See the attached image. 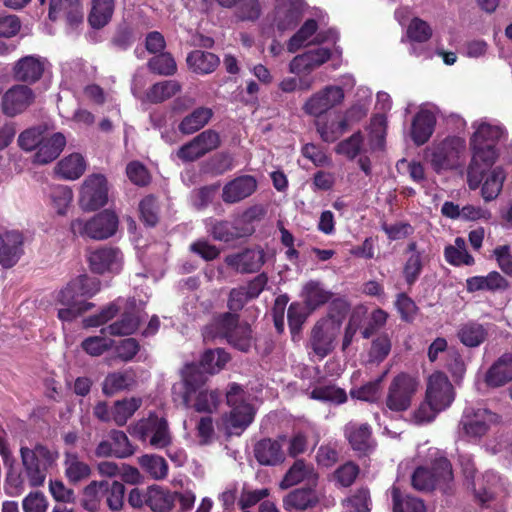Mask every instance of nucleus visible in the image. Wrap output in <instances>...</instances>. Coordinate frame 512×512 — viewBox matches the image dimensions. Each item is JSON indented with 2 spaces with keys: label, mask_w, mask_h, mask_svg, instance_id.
<instances>
[{
  "label": "nucleus",
  "mask_w": 512,
  "mask_h": 512,
  "mask_svg": "<svg viewBox=\"0 0 512 512\" xmlns=\"http://www.w3.org/2000/svg\"><path fill=\"white\" fill-rule=\"evenodd\" d=\"M0 455L8 468L5 490L10 496H19L25 490V479L30 487L43 486L48 470L56 465L59 458L57 450L37 444L33 449L21 447L20 455L24 468V476L14 469L15 459L5 440V431L0 429Z\"/></svg>",
  "instance_id": "1"
},
{
  "label": "nucleus",
  "mask_w": 512,
  "mask_h": 512,
  "mask_svg": "<svg viewBox=\"0 0 512 512\" xmlns=\"http://www.w3.org/2000/svg\"><path fill=\"white\" fill-rule=\"evenodd\" d=\"M472 128V157L467 168V183L471 190H476L481 182L483 168H490L498 159L496 144L506 136V131L499 122L487 118L474 121Z\"/></svg>",
  "instance_id": "2"
},
{
  "label": "nucleus",
  "mask_w": 512,
  "mask_h": 512,
  "mask_svg": "<svg viewBox=\"0 0 512 512\" xmlns=\"http://www.w3.org/2000/svg\"><path fill=\"white\" fill-rule=\"evenodd\" d=\"M100 289V280L86 274L72 279L56 295V304L61 305L58 308V318L61 321H73L91 310L94 305L86 299L96 295Z\"/></svg>",
  "instance_id": "3"
},
{
  "label": "nucleus",
  "mask_w": 512,
  "mask_h": 512,
  "mask_svg": "<svg viewBox=\"0 0 512 512\" xmlns=\"http://www.w3.org/2000/svg\"><path fill=\"white\" fill-rule=\"evenodd\" d=\"M120 311H122L120 318L102 329L101 333L107 332L112 336H125L134 333L140 323V317L136 310L135 302L122 299L111 303L98 315L85 318L83 320V326L86 328L100 326L114 318Z\"/></svg>",
  "instance_id": "4"
},
{
  "label": "nucleus",
  "mask_w": 512,
  "mask_h": 512,
  "mask_svg": "<svg viewBox=\"0 0 512 512\" xmlns=\"http://www.w3.org/2000/svg\"><path fill=\"white\" fill-rule=\"evenodd\" d=\"M184 393L183 402L186 407L199 413H212L220 403V393L216 389H206V376L199 372L194 364L186 365L182 372Z\"/></svg>",
  "instance_id": "5"
},
{
  "label": "nucleus",
  "mask_w": 512,
  "mask_h": 512,
  "mask_svg": "<svg viewBox=\"0 0 512 512\" xmlns=\"http://www.w3.org/2000/svg\"><path fill=\"white\" fill-rule=\"evenodd\" d=\"M18 144L25 151H35L34 164L45 165L60 155L66 145V137L60 132L48 135L39 128H32L19 135Z\"/></svg>",
  "instance_id": "6"
},
{
  "label": "nucleus",
  "mask_w": 512,
  "mask_h": 512,
  "mask_svg": "<svg viewBox=\"0 0 512 512\" xmlns=\"http://www.w3.org/2000/svg\"><path fill=\"white\" fill-rule=\"evenodd\" d=\"M204 339L225 338L240 351H248L253 343L251 328L248 324H239L238 315L226 312L216 317L203 330Z\"/></svg>",
  "instance_id": "7"
},
{
  "label": "nucleus",
  "mask_w": 512,
  "mask_h": 512,
  "mask_svg": "<svg viewBox=\"0 0 512 512\" xmlns=\"http://www.w3.org/2000/svg\"><path fill=\"white\" fill-rule=\"evenodd\" d=\"M466 153V141L463 137L448 136L434 142L426 150V158L435 172L458 169L462 166Z\"/></svg>",
  "instance_id": "8"
},
{
  "label": "nucleus",
  "mask_w": 512,
  "mask_h": 512,
  "mask_svg": "<svg viewBox=\"0 0 512 512\" xmlns=\"http://www.w3.org/2000/svg\"><path fill=\"white\" fill-rule=\"evenodd\" d=\"M226 398L231 411L224 418L225 430L229 435H240L252 423L254 408L249 402V395L235 383L230 385Z\"/></svg>",
  "instance_id": "9"
},
{
  "label": "nucleus",
  "mask_w": 512,
  "mask_h": 512,
  "mask_svg": "<svg viewBox=\"0 0 512 512\" xmlns=\"http://www.w3.org/2000/svg\"><path fill=\"white\" fill-rule=\"evenodd\" d=\"M342 322L339 318L329 316L319 320L311 330L307 344L309 355L318 360L324 359L335 348L340 335Z\"/></svg>",
  "instance_id": "10"
},
{
  "label": "nucleus",
  "mask_w": 512,
  "mask_h": 512,
  "mask_svg": "<svg viewBox=\"0 0 512 512\" xmlns=\"http://www.w3.org/2000/svg\"><path fill=\"white\" fill-rule=\"evenodd\" d=\"M419 386V380L414 376L406 373L395 376L387 391L385 409L397 413L408 410Z\"/></svg>",
  "instance_id": "11"
},
{
  "label": "nucleus",
  "mask_w": 512,
  "mask_h": 512,
  "mask_svg": "<svg viewBox=\"0 0 512 512\" xmlns=\"http://www.w3.org/2000/svg\"><path fill=\"white\" fill-rule=\"evenodd\" d=\"M117 226V216L113 212L104 211L87 221L84 219L73 220L70 224V229L74 235L103 240L113 236Z\"/></svg>",
  "instance_id": "12"
},
{
  "label": "nucleus",
  "mask_w": 512,
  "mask_h": 512,
  "mask_svg": "<svg viewBox=\"0 0 512 512\" xmlns=\"http://www.w3.org/2000/svg\"><path fill=\"white\" fill-rule=\"evenodd\" d=\"M453 479L450 462L446 458L435 460L431 469L417 468L412 475V485L420 491L432 490L436 487L444 488Z\"/></svg>",
  "instance_id": "13"
},
{
  "label": "nucleus",
  "mask_w": 512,
  "mask_h": 512,
  "mask_svg": "<svg viewBox=\"0 0 512 512\" xmlns=\"http://www.w3.org/2000/svg\"><path fill=\"white\" fill-rule=\"evenodd\" d=\"M345 93L338 85H327L313 93L303 104V111L316 118L321 117L344 102Z\"/></svg>",
  "instance_id": "14"
},
{
  "label": "nucleus",
  "mask_w": 512,
  "mask_h": 512,
  "mask_svg": "<svg viewBox=\"0 0 512 512\" xmlns=\"http://www.w3.org/2000/svg\"><path fill=\"white\" fill-rule=\"evenodd\" d=\"M304 8V0H273V10L268 20L278 31L291 30L299 23Z\"/></svg>",
  "instance_id": "15"
},
{
  "label": "nucleus",
  "mask_w": 512,
  "mask_h": 512,
  "mask_svg": "<svg viewBox=\"0 0 512 512\" xmlns=\"http://www.w3.org/2000/svg\"><path fill=\"white\" fill-rule=\"evenodd\" d=\"M497 416L486 408H466L459 424L462 437L477 439L488 431Z\"/></svg>",
  "instance_id": "16"
},
{
  "label": "nucleus",
  "mask_w": 512,
  "mask_h": 512,
  "mask_svg": "<svg viewBox=\"0 0 512 512\" xmlns=\"http://www.w3.org/2000/svg\"><path fill=\"white\" fill-rule=\"evenodd\" d=\"M426 400L441 411L451 406L455 399L452 383L443 372H434L427 380Z\"/></svg>",
  "instance_id": "17"
},
{
  "label": "nucleus",
  "mask_w": 512,
  "mask_h": 512,
  "mask_svg": "<svg viewBox=\"0 0 512 512\" xmlns=\"http://www.w3.org/2000/svg\"><path fill=\"white\" fill-rule=\"evenodd\" d=\"M220 143L219 134L214 130L208 129L181 146L177 151V156L184 162H193L217 149Z\"/></svg>",
  "instance_id": "18"
},
{
  "label": "nucleus",
  "mask_w": 512,
  "mask_h": 512,
  "mask_svg": "<svg viewBox=\"0 0 512 512\" xmlns=\"http://www.w3.org/2000/svg\"><path fill=\"white\" fill-rule=\"evenodd\" d=\"M369 110L367 103L355 102L345 113V119L336 122H318L317 131L325 142H334L347 129L348 122H357L364 118Z\"/></svg>",
  "instance_id": "19"
},
{
  "label": "nucleus",
  "mask_w": 512,
  "mask_h": 512,
  "mask_svg": "<svg viewBox=\"0 0 512 512\" xmlns=\"http://www.w3.org/2000/svg\"><path fill=\"white\" fill-rule=\"evenodd\" d=\"M108 200L107 183L104 176L94 174L82 184L79 203L84 210L92 211L104 206Z\"/></svg>",
  "instance_id": "20"
},
{
  "label": "nucleus",
  "mask_w": 512,
  "mask_h": 512,
  "mask_svg": "<svg viewBox=\"0 0 512 512\" xmlns=\"http://www.w3.org/2000/svg\"><path fill=\"white\" fill-rule=\"evenodd\" d=\"M88 262L94 273H119L123 266V255L117 248L101 247L90 251Z\"/></svg>",
  "instance_id": "21"
},
{
  "label": "nucleus",
  "mask_w": 512,
  "mask_h": 512,
  "mask_svg": "<svg viewBox=\"0 0 512 512\" xmlns=\"http://www.w3.org/2000/svg\"><path fill=\"white\" fill-rule=\"evenodd\" d=\"M317 29L318 24L315 19L306 20L300 29L289 40L288 50L290 52H295L302 46L313 43H323L330 39L335 40L337 38V33L334 30L330 29L327 32L320 31L316 33Z\"/></svg>",
  "instance_id": "22"
},
{
  "label": "nucleus",
  "mask_w": 512,
  "mask_h": 512,
  "mask_svg": "<svg viewBox=\"0 0 512 512\" xmlns=\"http://www.w3.org/2000/svg\"><path fill=\"white\" fill-rule=\"evenodd\" d=\"M35 99L33 90L22 84H17L8 89L2 97V111L5 115L14 117L25 111Z\"/></svg>",
  "instance_id": "23"
},
{
  "label": "nucleus",
  "mask_w": 512,
  "mask_h": 512,
  "mask_svg": "<svg viewBox=\"0 0 512 512\" xmlns=\"http://www.w3.org/2000/svg\"><path fill=\"white\" fill-rule=\"evenodd\" d=\"M331 57L330 49L320 47L295 56L289 63V72L305 76L326 63Z\"/></svg>",
  "instance_id": "24"
},
{
  "label": "nucleus",
  "mask_w": 512,
  "mask_h": 512,
  "mask_svg": "<svg viewBox=\"0 0 512 512\" xmlns=\"http://www.w3.org/2000/svg\"><path fill=\"white\" fill-rule=\"evenodd\" d=\"M24 237L16 230L0 234V265L4 268L13 267L24 253Z\"/></svg>",
  "instance_id": "25"
},
{
  "label": "nucleus",
  "mask_w": 512,
  "mask_h": 512,
  "mask_svg": "<svg viewBox=\"0 0 512 512\" xmlns=\"http://www.w3.org/2000/svg\"><path fill=\"white\" fill-rule=\"evenodd\" d=\"M509 482L506 478L493 471H487L481 479L473 482V492L475 498L485 504L492 500L498 492L506 491Z\"/></svg>",
  "instance_id": "26"
},
{
  "label": "nucleus",
  "mask_w": 512,
  "mask_h": 512,
  "mask_svg": "<svg viewBox=\"0 0 512 512\" xmlns=\"http://www.w3.org/2000/svg\"><path fill=\"white\" fill-rule=\"evenodd\" d=\"M436 121V114L433 110L425 107L420 108L412 120L410 129V137L414 144L421 146L431 138Z\"/></svg>",
  "instance_id": "27"
},
{
  "label": "nucleus",
  "mask_w": 512,
  "mask_h": 512,
  "mask_svg": "<svg viewBox=\"0 0 512 512\" xmlns=\"http://www.w3.org/2000/svg\"><path fill=\"white\" fill-rule=\"evenodd\" d=\"M264 257L265 253L262 249H246L226 256L225 263L237 272L252 273L262 267L265 262Z\"/></svg>",
  "instance_id": "28"
},
{
  "label": "nucleus",
  "mask_w": 512,
  "mask_h": 512,
  "mask_svg": "<svg viewBox=\"0 0 512 512\" xmlns=\"http://www.w3.org/2000/svg\"><path fill=\"white\" fill-rule=\"evenodd\" d=\"M507 174L503 167L496 166L483 168L481 182V196L486 202L495 200L502 191ZM478 186L477 188H479Z\"/></svg>",
  "instance_id": "29"
},
{
  "label": "nucleus",
  "mask_w": 512,
  "mask_h": 512,
  "mask_svg": "<svg viewBox=\"0 0 512 512\" xmlns=\"http://www.w3.org/2000/svg\"><path fill=\"white\" fill-rule=\"evenodd\" d=\"M344 434L353 450L366 454L374 449L375 444L368 424L349 422L345 425Z\"/></svg>",
  "instance_id": "30"
},
{
  "label": "nucleus",
  "mask_w": 512,
  "mask_h": 512,
  "mask_svg": "<svg viewBox=\"0 0 512 512\" xmlns=\"http://www.w3.org/2000/svg\"><path fill=\"white\" fill-rule=\"evenodd\" d=\"M485 383L498 388L512 381V353L506 352L498 357L487 370Z\"/></svg>",
  "instance_id": "31"
},
{
  "label": "nucleus",
  "mask_w": 512,
  "mask_h": 512,
  "mask_svg": "<svg viewBox=\"0 0 512 512\" xmlns=\"http://www.w3.org/2000/svg\"><path fill=\"white\" fill-rule=\"evenodd\" d=\"M317 479L318 474L311 463H307L304 460H296L285 473L280 482V488L288 489L301 482H306L309 485H315Z\"/></svg>",
  "instance_id": "32"
},
{
  "label": "nucleus",
  "mask_w": 512,
  "mask_h": 512,
  "mask_svg": "<svg viewBox=\"0 0 512 512\" xmlns=\"http://www.w3.org/2000/svg\"><path fill=\"white\" fill-rule=\"evenodd\" d=\"M256 188L257 182L252 176H240L223 187L222 199L225 203H237L249 197Z\"/></svg>",
  "instance_id": "33"
},
{
  "label": "nucleus",
  "mask_w": 512,
  "mask_h": 512,
  "mask_svg": "<svg viewBox=\"0 0 512 512\" xmlns=\"http://www.w3.org/2000/svg\"><path fill=\"white\" fill-rule=\"evenodd\" d=\"M44 68L43 58L35 55L25 56L16 62L13 69L14 77L18 81L34 83L41 78Z\"/></svg>",
  "instance_id": "34"
},
{
  "label": "nucleus",
  "mask_w": 512,
  "mask_h": 512,
  "mask_svg": "<svg viewBox=\"0 0 512 512\" xmlns=\"http://www.w3.org/2000/svg\"><path fill=\"white\" fill-rule=\"evenodd\" d=\"M63 466L66 479L74 485L89 479L92 474L90 465L74 451L64 453Z\"/></svg>",
  "instance_id": "35"
},
{
  "label": "nucleus",
  "mask_w": 512,
  "mask_h": 512,
  "mask_svg": "<svg viewBox=\"0 0 512 512\" xmlns=\"http://www.w3.org/2000/svg\"><path fill=\"white\" fill-rule=\"evenodd\" d=\"M407 259L403 268V276L407 284L412 285L419 278L426 256L423 251L418 250L417 243L412 241L406 249Z\"/></svg>",
  "instance_id": "36"
},
{
  "label": "nucleus",
  "mask_w": 512,
  "mask_h": 512,
  "mask_svg": "<svg viewBox=\"0 0 512 512\" xmlns=\"http://www.w3.org/2000/svg\"><path fill=\"white\" fill-rule=\"evenodd\" d=\"M508 281L497 271H492L486 276H473L466 280V290L470 293L487 290H506Z\"/></svg>",
  "instance_id": "37"
},
{
  "label": "nucleus",
  "mask_w": 512,
  "mask_h": 512,
  "mask_svg": "<svg viewBox=\"0 0 512 512\" xmlns=\"http://www.w3.org/2000/svg\"><path fill=\"white\" fill-rule=\"evenodd\" d=\"M255 457L262 465H277L285 459L282 444L271 439H264L256 444Z\"/></svg>",
  "instance_id": "38"
},
{
  "label": "nucleus",
  "mask_w": 512,
  "mask_h": 512,
  "mask_svg": "<svg viewBox=\"0 0 512 512\" xmlns=\"http://www.w3.org/2000/svg\"><path fill=\"white\" fill-rule=\"evenodd\" d=\"M177 501V492L157 485L148 487V507L153 512H172Z\"/></svg>",
  "instance_id": "39"
},
{
  "label": "nucleus",
  "mask_w": 512,
  "mask_h": 512,
  "mask_svg": "<svg viewBox=\"0 0 512 512\" xmlns=\"http://www.w3.org/2000/svg\"><path fill=\"white\" fill-rule=\"evenodd\" d=\"M115 0H91L88 22L94 29L105 27L112 19Z\"/></svg>",
  "instance_id": "40"
},
{
  "label": "nucleus",
  "mask_w": 512,
  "mask_h": 512,
  "mask_svg": "<svg viewBox=\"0 0 512 512\" xmlns=\"http://www.w3.org/2000/svg\"><path fill=\"white\" fill-rule=\"evenodd\" d=\"M86 169V162L81 154L73 153L60 160L56 167L55 173L65 180L78 179Z\"/></svg>",
  "instance_id": "41"
},
{
  "label": "nucleus",
  "mask_w": 512,
  "mask_h": 512,
  "mask_svg": "<svg viewBox=\"0 0 512 512\" xmlns=\"http://www.w3.org/2000/svg\"><path fill=\"white\" fill-rule=\"evenodd\" d=\"M318 500V495L313 489H296L283 499V505L288 511L305 510L315 506Z\"/></svg>",
  "instance_id": "42"
},
{
  "label": "nucleus",
  "mask_w": 512,
  "mask_h": 512,
  "mask_svg": "<svg viewBox=\"0 0 512 512\" xmlns=\"http://www.w3.org/2000/svg\"><path fill=\"white\" fill-rule=\"evenodd\" d=\"M187 64L198 74H209L219 65V58L211 52L194 50L187 56Z\"/></svg>",
  "instance_id": "43"
},
{
  "label": "nucleus",
  "mask_w": 512,
  "mask_h": 512,
  "mask_svg": "<svg viewBox=\"0 0 512 512\" xmlns=\"http://www.w3.org/2000/svg\"><path fill=\"white\" fill-rule=\"evenodd\" d=\"M301 296L309 310L325 304L332 296L331 292L325 290L319 281L310 280L301 292Z\"/></svg>",
  "instance_id": "44"
},
{
  "label": "nucleus",
  "mask_w": 512,
  "mask_h": 512,
  "mask_svg": "<svg viewBox=\"0 0 512 512\" xmlns=\"http://www.w3.org/2000/svg\"><path fill=\"white\" fill-rule=\"evenodd\" d=\"M444 257L453 266H471L475 263V259L468 253L466 241L462 237H457L454 244L445 247Z\"/></svg>",
  "instance_id": "45"
},
{
  "label": "nucleus",
  "mask_w": 512,
  "mask_h": 512,
  "mask_svg": "<svg viewBox=\"0 0 512 512\" xmlns=\"http://www.w3.org/2000/svg\"><path fill=\"white\" fill-rule=\"evenodd\" d=\"M213 112L210 108L199 107L183 118L178 128L185 135L193 134L203 128L211 119Z\"/></svg>",
  "instance_id": "46"
},
{
  "label": "nucleus",
  "mask_w": 512,
  "mask_h": 512,
  "mask_svg": "<svg viewBox=\"0 0 512 512\" xmlns=\"http://www.w3.org/2000/svg\"><path fill=\"white\" fill-rule=\"evenodd\" d=\"M107 486V481H91L82 491L81 506L89 512H96L104 496V488Z\"/></svg>",
  "instance_id": "47"
},
{
  "label": "nucleus",
  "mask_w": 512,
  "mask_h": 512,
  "mask_svg": "<svg viewBox=\"0 0 512 512\" xmlns=\"http://www.w3.org/2000/svg\"><path fill=\"white\" fill-rule=\"evenodd\" d=\"M371 150L382 149L385 144L387 117L384 113L375 114L367 128Z\"/></svg>",
  "instance_id": "48"
},
{
  "label": "nucleus",
  "mask_w": 512,
  "mask_h": 512,
  "mask_svg": "<svg viewBox=\"0 0 512 512\" xmlns=\"http://www.w3.org/2000/svg\"><path fill=\"white\" fill-rule=\"evenodd\" d=\"M486 328L477 322L463 324L458 331V338L467 347H478L487 337Z\"/></svg>",
  "instance_id": "49"
},
{
  "label": "nucleus",
  "mask_w": 512,
  "mask_h": 512,
  "mask_svg": "<svg viewBox=\"0 0 512 512\" xmlns=\"http://www.w3.org/2000/svg\"><path fill=\"white\" fill-rule=\"evenodd\" d=\"M48 197L50 206L58 215L64 216L67 214L73 200V192L68 186H52L49 190Z\"/></svg>",
  "instance_id": "50"
},
{
  "label": "nucleus",
  "mask_w": 512,
  "mask_h": 512,
  "mask_svg": "<svg viewBox=\"0 0 512 512\" xmlns=\"http://www.w3.org/2000/svg\"><path fill=\"white\" fill-rule=\"evenodd\" d=\"M141 398H126L116 401L112 407V418L116 425L124 426L133 414L140 408Z\"/></svg>",
  "instance_id": "51"
},
{
  "label": "nucleus",
  "mask_w": 512,
  "mask_h": 512,
  "mask_svg": "<svg viewBox=\"0 0 512 512\" xmlns=\"http://www.w3.org/2000/svg\"><path fill=\"white\" fill-rule=\"evenodd\" d=\"M229 354L224 349H215L206 351L200 361L198 371L203 370L208 374L219 372L229 361Z\"/></svg>",
  "instance_id": "52"
},
{
  "label": "nucleus",
  "mask_w": 512,
  "mask_h": 512,
  "mask_svg": "<svg viewBox=\"0 0 512 512\" xmlns=\"http://www.w3.org/2000/svg\"><path fill=\"white\" fill-rule=\"evenodd\" d=\"M138 463L155 480H162L168 474V464L159 455H143L138 458Z\"/></svg>",
  "instance_id": "53"
},
{
  "label": "nucleus",
  "mask_w": 512,
  "mask_h": 512,
  "mask_svg": "<svg viewBox=\"0 0 512 512\" xmlns=\"http://www.w3.org/2000/svg\"><path fill=\"white\" fill-rule=\"evenodd\" d=\"M134 382L133 375L130 372L110 373L103 382V393L113 395L118 391L130 388Z\"/></svg>",
  "instance_id": "54"
},
{
  "label": "nucleus",
  "mask_w": 512,
  "mask_h": 512,
  "mask_svg": "<svg viewBox=\"0 0 512 512\" xmlns=\"http://www.w3.org/2000/svg\"><path fill=\"white\" fill-rule=\"evenodd\" d=\"M393 509L394 512H425L424 502L413 496H401L398 488H392Z\"/></svg>",
  "instance_id": "55"
},
{
  "label": "nucleus",
  "mask_w": 512,
  "mask_h": 512,
  "mask_svg": "<svg viewBox=\"0 0 512 512\" xmlns=\"http://www.w3.org/2000/svg\"><path fill=\"white\" fill-rule=\"evenodd\" d=\"M181 89V85L175 80H166L154 84L147 92V99L153 103L163 102L174 96Z\"/></svg>",
  "instance_id": "56"
},
{
  "label": "nucleus",
  "mask_w": 512,
  "mask_h": 512,
  "mask_svg": "<svg viewBox=\"0 0 512 512\" xmlns=\"http://www.w3.org/2000/svg\"><path fill=\"white\" fill-rule=\"evenodd\" d=\"M208 232L215 240L230 242L241 236L240 230L228 221H210L207 223Z\"/></svg>",
  "instance_id": "57"
},
{
  "label": "nucleus",
  "mask_w": 512,
  "mask_h": 512,
  "mask_svg": "<svg viewBox=\"0 0 512 512\" xmlns=\"http://www.w3.org/2000/svg\"><path fill=\"white\" fill-rule=\"evenodd\" d=\"M392 348L391 338L388 334L382 333L376 336L368 353L369 361L380 363L389 355Z\"/></svg>",
  "instance_id": "58"
},
{
  "label": "nucleus",
  "mask_w": 512,
  "mask_h": 512,
  "mask_svg": "<svg viewBox=\"0 0 512 512\" xmlns=\"http://www.w3.org/2000/svg\"><path fill=\"white\" fill-rule=\"evenodd\" d=\"M310 396L312 399L334 404H342L347 400L345 390L330 385L314 388Z\"/></svg>",
  "instance_id": "59"
},
{
  "label": "nucleus",
  "mask_w": 512,
  "mask_h": 512,
  "mask_svg": "<svg viewBox=\"0 0 512 512\" xmlns=\"http://www.w3.org/2000/svg\"><path fill=\"white\" fill-rule=\"evenodd\" d=\"M163 418L151 414L148 418L140 420L131 429L130 433L139 438L142 441L151 439L154 431L157 430L158 426L162 422Z\"/></svg>",
  "instance_id": "60"
},
{
  "label": "nucleus",
  "mask_w": 512,
  "mask_h": 512,
  "mask_svg": "<svg viewBox=\"0 0 512 512\" xmlns=\"http://www.w3.org/2000/svg\"><path fill=\"white\" fill-rule=\"evenodd\" d=\"M442 412L426 399L410 414V422L415 425H424L435 420L436 416Z\"/></svg>",
  "instance_id": "61"
},
{
  "label": "nucleus",
  "mask_w": 512,
  "mask_h": 512,
  "mask_svg": "<svg viewBox=\"0 0 512 512\" xmlns=\"http://www.w3.org/2000/svg\"><path fill=\"white\" fill-rule=\"evenodd\" d=\"M125 487L118 481L108 483L107 488H104L106 495V504L113 512H118L122 509L124 504Z\"/></svg>",
  "instance_id": "62"
},
{
  "label": "nucleus",
  "mask_w": 512,
  "mask_h": 512,
  "mask_svg": "<svg viewBox=\"0 0 512 512\" xmlns=\"http://www.w3.org/2000/svg\"><path fill=\"white\" fill-rule=\"evenodd\" d=\"M363 135L361 132H356L349 138L341 141L336 146V152L344 155L349 159H354L362 150Z\"/></svg>",
  "instance_id": "63"
},
{
  "label": "nucleus",
  "mask_w": 512,
  "mask_h": 512,
  "mask_svg": "<svg viewBox=\"0 0 512 512\" xmlns=\"http://www.w3.org/2000/svg\"><path fill=\"white\" fill-rule=\"evenodd\" d=\"M113 341L102 335L91 336L84 339L81 343L82 349L90 356H100L111 348Z\"/></svg>",
  "instance_id": "64"
}]
</instances>
